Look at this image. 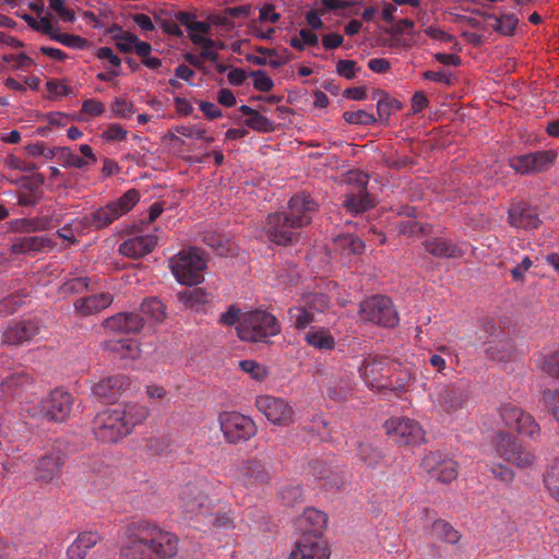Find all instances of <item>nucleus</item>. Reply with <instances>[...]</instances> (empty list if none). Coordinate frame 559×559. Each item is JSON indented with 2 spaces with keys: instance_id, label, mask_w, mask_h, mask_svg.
<instances>
[{
  "instance_id": "nucleus-1",
  "label": "nucleus",
  "mask_w": 559,
  "mask_h": 559,
  "mask_svg": "<svg viewBox=\"0 0 559 559\" xmlns=\"http://www.w3.org/2000/svg\"><path fill=\"white\" fill-rule=\"evenodd\" d=\"M178 545L174 533L141 520L128 526L119 559H168L177 555Z\"/></svg>"
},
{
  "instance_id": "nucleus-2",
  "label": "nucleus",
  "mask_w": 559,
  "mask_h": 559,
  "mask_svg": "<svg viewBox=\"0 0 559 559\" xmlns=\"http://www.w3.org/2000/svg\"><path fill=\"white\" fill-rule=\"evenodd\" d=\"M148 411L139 404L129 403L99 412L93 425L95 437L105 443H116L131 433L146 419Z\"/></svg>"
},
{
  "instance_id": "nucleus-3",
  "label": "nucleus",
  "mask_w": 559,
  "mask_h": 559,
  "mask_svg": "<svg viewBox=\"0 0 559 559\" xmlns=\"http://www.w3.org/2000/svg\"><path fill=\"white\" fill-rule=\"evenodd\" d=\"M237 335L246 342H264L266 338L280 333L276 318L263 310H253L241 314Z\"/></svg>"
},
{
  "instance_id": "nucleus-4",
  "label": "nucleus",
  "mask_w": 559,
  "mask_h": 559,
  "mask_svg": "<svg viewBox=\"0 0 559 559\" xmlns=\"http://www.w3.org/2000/svg\"><path fill=\"white\" fill-rule=\"evenodd\" d=\"M140 201V193L130 189L116 200L109 201L86 214L91 229L100 230L110 226L124 214L129 213Z\"/></svg>"
},
{
  "instance_id": "nucleus-5",
  "label": "nucleus",
  "mask_w": 559,
  "mask_h": 559,
  "mask_svg": "<svg viewBox=\"0 0 559 559\" xmlns=\"http://www.w3.org/2000/svg\"><path fill=\"white\" fill-rule=\"evenodd\" d=\"M169 263L174 276L180 284L193 286L204 278L206 262L197 248L181 250Z\"/></svg>"
},
{
  "instance_id": "nucleus-6",
  "label": "nucleus",
  "mask_w": 559,
  "mask_h": 559,
  "mask_svg": "<svg viewBox=\"0 0 559 559\" xmlns=\"http://www.w3.org/2000/svg\"><path fill=\"white\" fill-rule=\"evenodd\" d=\"M205 479H195L186 484L179 492V508L187 519L206 515L212 509V500L206 493Z\"/></svg>"
},
{
  "instance_id": "nucleus-7",
  "label": "nucleus",
  "mask_w": 559,
  "mask_h": 559,
  "mask_svg": "<svg viewBox=\"0 0 559 559\" xmlns=\"http://www.w3.org/2000/svg\"><path fill=\"white\" fill-rule=\"evenodd\" d=\"M469 390L463 383H445L436 386L432 394L433 406L439 413L449 416L457 415L467 408Z\"/></svg>"
},
{
  "instance_id": "nucleus-8",
  "label": "nucleus",
  "mask_w": 559,
  "mask_h": 559,
  "mask_svg": "<svg viewBox=\"0 0 559 559\" xmlns=\"http://www.w3.org/2000/svg\"><path fill=\"white\" fill-rule=\"evenodd\" d=\"M359 313L366 321L384 328H394L400 318L391 298L376 295L360 304Z\"/></svg>"
},
{
  "instance_id": "nucleus-9",
  "label": "nucleus",
  "mask_w": 559,
  "mask_h": 559,
  "mask_svg": "<svg viewBox=\"0 0 559 559\" xmlns=\"http://www.w3.org/2000/svg\"><path fill=\"white\" fill-rule=\"evenodd\" d=\"M221 430L229 443H238L251 439L257 433L255 423L237 412H223L218 416Z\"/></svg>"
},
{
  "instance_id": "nucleus-10",
  "label": "nucleus",
  "mask_w": 559,
  "mask_h": 559,
  "mask_svg": "<svg viewBox=\"0 0 559 559\" xmlns=\"http://www.w3.org/2000/svg\"><path fill=\"white\" fill-rule=\"evenodd\" d=\"M503 425L514 429L520 435L536 439L540 435V427L534 417L524 412L512 402L502 403L498 408Z\"/></svg>"
},
{
  "instance_id": "nucleus-11",
  "label": "nucleus",
  "mask_w": 559,
  "mask_h": 559,
  "mask_svg": "<svg viewBox=\"0 0 559 559\" xmlns=\"http://www.w3.org/2000/svg\"><path fill=\"white\" fill-rule=\"evenodd\" d=\"M299 226L296 225L286 212H275L267 215L265 221V235L267 239L278 246H287L299 237Z\"/></svg>"
},
{
  "instance_id": "nucleus-12",
  "label": "nucleus",
  "mask_w": 559,
  "mask_h": 559,
  "mask_svg": "<svg viewBox=\"0 0 559 559\" xmlns=\"http://www.w3.org/2000/svg\"><path fill=\"white\" fill-rule=\"evenodd\" d=\"M493 445L500 457L518 467H527L534 463V455L523 448L515 437L506 431H499L496 435Z\"/></svg>"
},
{
  "instance_id": "nucleus-13",
  "label": "nucleus",
  "mask_w": 559,
  "mask_h": 559,
  "mask_svg": "<svg viewBox=\"0 0 559 559\" xmlns=\"http://www.w3.org/2000/svg\"><path fill=\"white\" fill-rule=\"evenodd\" d=\"M384 428L388 436L400 445L419 444L425 439L423 427L411 418H391L385 421Z\"/></svg>"
},
{
  "instance_id": "nucleus-14",
  "label": "nucleus",
  "mask_w": 559,
  "mask_h": 559,
  "mask_svg": "<svg viewBox=\"0 0 559 559\" xmlns=\"http://www.w3.org/2000/svg\"><path fill=\"white\" fill-rule=\"evenodd\" d=\"M255 407L275 426L287 427L294 421V409L284 399L273 395H259Z\"/></svg>"
},
{
  "instance_id": "nucleus-15",
  "label": "nucleus",
  "mask_w": 559,
  "mask_h": 559,
  "mask_svg": "<svg viewBox=\"0 0 559 559\" xmlns=\"http://www.w3.org/2000/svg\"><path fill=\"white\" fill-rule=\"evenodd\" d=\"M556 158L557 153L552 150L537 151L510 158L509 166L518 174L531 175L547 170Z\"/></svg>"
},
{
  "instance_id": "nucleus-16",
  "label": "nucleus",
  "mask_w": 559,
  "mask_h": 559,
  "mask_svg": "<svg viewBox=\"0 0 559 559\" xmlns=\"http://www.w3.org/2000/svg\"><path fill=\"white\" fill-rule=\"evenodd\" d=\"M73 406L72 395L61 389H56L39 403V414L50 421L66 420Z\"/></svg>"
},
{
  "instance_id": "nucleus-17",
  "label": "nucleus",
  "mask_w": 559,
  "mask_h": 559,
  "mask_svg": "<svg viewBox=\"0 0 559 559\" xmlns=\"http://www.w3.org/2000/svg\"><path fill=\"white\" fill-rule=\"evenodd\" d=\"M64 463L66 453L61 443H57L37 460L34 466L36 479L46 484L58 479L61 476Z\"/></svg>"
},
{
  "instance_id": "nucleus-18",
  "label": "nucleus",
  "mask_w": 559,
  "mask_h": 559,
  "mask_svg": "<svg viewBox=\"0 0 559 559\" xmlns=\"http://www.w3.org/2000/svg\"><path fill=\"white\" fill-rule=\"evenodd\" d=\"M421 466L431 478L440 483L448 484L457 477V463L439 451L426 454Z\"/></svg>"
},
{
  "instance_id": "nucleus-19",
  "label": "nucleus",
  "mask_w": 559,
  "mask_h": 559,
  "mask_svg": "<svg viewBox=\"0 0 559 559\" xmlns=\"http://www.w3.org/2000/svg\"><path fill=\"white\" fill-rule=\"evenodd\" d=\"M270 480L271 475L262 460L247 459L237 467L236 481L245 488H257L269 484Z\"/></svg>"
},
{
  "instance_id": "nucleus-20",
  "label": "nucleus",
  "mask_w": 559,
  "mask_h": 559,
  "mask_svg": "<svg viewBox=\"0 0 559 559\" xmlns=\"http://www.w3.org/2000/svg\"><path fill=\"white\" fill-rule=\"evenodd\" d=\"M348 182L357 185V193H347L343 202L344 207L355 214L362 213L373 206V202L367 192L368 176L360 171H353L347 175Z\"/></svg>"
},
{
  "instance_id": "nucleus-21",
  "label": "nucleus",
  "mask_w": 559,
  "mask_h": 559,
  "mask_svg": "<svg viewBox=\"0 0 559 559\" xmlns=\"http://www.w3.org/2000/svg\"><path fill=\"white\" fill-rule=\"evenodd\" d=\"M330 550L322 536L301 534L289 559H329Z\"/></svg>"
},
{
  "instance_id": "nucleus-22",
  "label": "nucleus",
  "mask_w": 559,
  "mask_h": 559,
  "mask_svg": "<svg viewBox=\"0 0 559 559\" xmlns=\"http://www.w3.org/2000/svg\"><path fill=\"white\" fill-rule=\"evenodd\" d=\"M481 329L485 333L492 337L493 341H484V344L488 343V347L486 348V354L488 358L492 360H506L511 355V346L509 341L499 340L500 335L503 333L502 330L493 322L491 319H485L481 322Z\"/></svg>"
},
{
  "instance_id": "nucleus-23",
  "label": "nucleus",
  "mask_w": 559,
  "mask_h": 559,
  "mask_svg": "<svg viewBox=\"0 0 559 559\" xmlns=\"http://www.w3.org/2000/svg\"><path fill=\"white\" fill-rule=\"evenodd\" d=\"M389 364V359L384 356L369 355L359 367L360 377L370 389H380L384 386L382 380Z\"/></svg>"
},
{
  "instance_id": "nucleus-24",
  "label": "nucleus",
  "mask_w": 559,
  "mask_h": 559,
  "mask_svg": "<svg viewBox=\"0 0 559 559\" xmlns=\"http://www.w3.org/2000/svg\"><path fill=\"white\" fill-rule=\"evenodd\" d=\"M317 207L318 204L309 194L300 193L290 198L286 213L299 228H302L311 223Z\"/></svg>"
},
{
  "instance_id": "nucleus-25",
  "label": "nucleus",
  "mask_w": 559,
  "mask_h": 559,
  "mask_svg": "<svg viewBox=\"0 0 559 559\" xmlns=\"http://www.w3.org/2000/svg\"><path fill=\"white\" fill-rule=\"evenodd\" d=\"M145 319L138 312H119L107 318L104 329L115 333H139L144 326Z\"/></svg>"
},
{
  "instance_id": "nucleus-26",
  "label": "nucleus",
  "mask_w": 559,
  "mask_h": 559,
  "mask_svg": "<svg viewBox=\"0 0 559 559\" xmlns=\"http://www.w3.org/2000/svg\"><path fill=\"white\" fill-rule=\"evenodd\" d=\"M79 151L81 153V156L74 153L70 147H58L57 159L63 167H71L78 169H85L90 165L96 163L97 158L91 145L81 144L79 146Z\"/></svg>"
},
{
  "instance_id": "nucleus-27",
  "label": "nucleus",
  "mask_w": 559,
  "mask_h": 559,
  "mask_svg": "<svg viewBox=\"0 0 559 559\" xmlns=\"http://www.w3.org/2000/svg\"><path fill=\"white\" fill-rule=\"evenodd\" d=\"M508 221L512 227L523 229H535L542 223L537 210L526 202L512 204L508 212Z\"/></svg>"
},
{
  "instance_id": "nucleus-28",
  "label": "nucleus",
  "mask_w": 559,
  "mask_h": 559,
  "mask_svg": "<svg viewBox=\"0 0 559 559\" xmlns=\"http://www.w3.org/2000/svg\"><path fill=\"white\" fill-rule=\"evenodd\" d=\"M44 182L45 178L40 174L23 178L20 181V190L16 193L17 204L35 206L43 198Z\"/></svg>"
},
{
  "instance_id": "nucleus-29",
  "label": "nucleus",
  "mask_w": 559,
  "mask_h": 559,
  "mask_svg": "<svg viewBox=\"0 0 559 559\" xmlns=\"http://www.w3.org/2000/svg\"><path fill=\"white\" fill-rule=\"evenodd\" d=\"M56 242L48 236H27L16 238L11 245L13 254L35 255L44 251H50Z\"/></svg>"
},
{
  "instance_id": "nucleus-30",
  "label": "nucleus",
  "mask_w": 559,
  "mask_h": 559,
  "mask_svg": "<svg viewBox=\"0 0 559 559\" xmlns=\"http://www.w3.org/2000/svg\"><path fill=\"white\" fill-rule=\"evenodd\" d=\"M313 477L322 480L326 489H340L345 483V472L340 466H331L320 461H314L310 465Z\"/></svg>"
},
{
  "instance_id": "nucleus-31",
  "label": "nucleus",
  "mask_w": 559,
  "mask_h": 559,
  "mask_svg": "<svg viewBox=\"0 0 559 559\" xmlns=\"http://www.w3.org/2000/svg\"><path fill=\"white\" fill-rule=\"evenodd\" d=\"M130 386V380L124 376L105 378L93 386V394L102 402L108 403Z\"/></svg>"
},
{
  "instance_id": "nucleus-32",
  "label": "nucleus",
  "mask_w": 559,
  "mask_h": 559,
  "mask_svg": "<svg viewBox=\"0 0 559 559\" xmlns=\"http://www.w3.org/2000/svg\"><path fill=\"white\" fill-rule=\"evenodd\" d=\"M156 243L157 237L154 235L135 236L120 243L119 252L128 258L139 259L152 252Z\"/></svg>"
},
{
  "instance_id": "nucleus-33",
  "label": "nucleus",
  "mask_w": 559,
  "mask_h": 559,
  "mask_svg": "<svg viewBox=\"0 0 559 559\" xmlns=\"http://www.w3.org/2000/svg\"><path fill=\"white\" fill-rule=\"evenodd\" d=\"M114 301V296L109 293H100L81 297L74 301L75 311L83 316L88 317L96 314L108 308Z\"/></svg>"
},
{
  "instance_id": "nucleus-34",
  "label": "nucleus",
  "mask_w": 559,
  "mask_h": 559,
  "mask_svg": "<svg viewBox=\"0 0 559 559\" xmlns=\"http://www.w3.org/2000/svg\"><path fill=\"white\" fill-rule=\"evenodd\" d=\"M38 333V326L33 321H22L8 326L3 332V343L21 345Z\"/></svg>"
},
{
  "instance_id": "nucleus-35",
  "label": "nucleus",
  "mask_w": 559,
  "mask_h": 559,
  "mask_svg": "<svg viewBox=\"0 0 559 559\" xmlns=\"http://www.w3.org/2000/svg\"><path fill=\"white\" fill-rule=\"evenodd\" d=\"M326 522L328 516L324 512L314 508H308L297 520V525L302 534H317L322 536Z\"/></svg>"
},
{
  "instance_id": "nucleus-36",
  "label": "nucleus",
  "mask_w": 559,
  "mask_h": 559,
  "mask_svg": "<svg viewBox=\"0 0 559 559\" xmlns=\"http://www.w3.org/2000/svg\"><path fill=\"white\" fill-rule=\"evenodd\" d=\"M353 376L346 372L331 374L325 380L326 394L332 400L345 399L353 388Z\"/></svg>"
},
{
  "instance_id": "nucleus-37",
  "label": "nucleus",
  "mask_w": 559,
  "mask_h": 559,
  "mask_svg": "<svg viewBox=\"0 0 559 559\" xmlns=\"http://www.w3.org/2000/svg\"><path fill=\"white\" fill-rule=\"evenodd\" d=\"M425 250L437 258H460L463 251L452 241L442 238L433 237L424 242Z\"/></svg>"
},
{
  "instance_id": "nucleus-38",
  "label": "nucleus",
  "mask_w": 559,
  "mask_h": 559,
  "mask_svg": "<svg viewBox=\"0 0 559 559\" xmlns=\"http://www.w3.org/2000/svg\"><path fill=\"white\" fill-rule=\"evenodd\" d=\"M88 224L86 215L76 217L59 228L56 231V235L68 241L70 245H76L79 242L78 236H83L91 231Z\"/></svg>"
},
{
  "instance_id": "nucleus-39",
  "label": "nucleus",
  "mask_w": 559,
  "mask_h": 559,
  "mask_svg": "<svg viewBox=\"0 0 559 559\" xmlns=\"http://www.w3.org/2000/svg\"><path fill=\"white\" fill-rule=\"evenodd\" d=\"M99 539L100 536L97 532H83L79 534L75 540L68 547V558L84 559L87 551L93 548Z\"/></svg>"
},
{
  "instance_id": "nucleus-40",
  "label": "nucleus",
  "mask_w": 559,
  "mask_h": 559,
  "mask_svg": "<svg viewBox=\"0 0 559 559\" xmlns=\"http://www.w3.org/2000/svg\"><path fill=\"white\" fill-rule=\"evenodd\" d=\"M239 111L242 115L248 116V118L245 120V124L250 129L258 132H270L274 129V123L269 118L261 115L250 106L241 105L239 107Z\"/></svg>"
},
{
  "instance_id": "nucleus-41",
  "label": "nucleus",
  "mask_w": 559,
  "mask_h": 559,
  "mask_svg": "<svg viewBox=\"0 0 559 559\" xmlns=\"http://www.w3.org/2000/svg\"><path fill=\"white\" fill-rule=\"evenodd\" d=\"M306 342L317 349L331 350L335 346V341L332 334L323 329L310 330L306 336Z\"/></svg>"
},
{
  "instance_id": "nucleus-42",
  "label": "nucleus",
  "mask_w": 559,
  "mask_h": 559,
  "mask_svg": "<svg viewBox=\"0 0 559 559\" xmlns=\"http://www.w3.org/2000/svg\"><path fill=\"white\" fill-rule=\"evenodd\" d=\"M140 311L147 319H151L153 322H163L166 318V308L164 304L157 298H148L145 299L140 308Z\"/></svg>"
},
{
  "instance_id": "nucleus-43",
  "label": "nucleus",
  "mask_w": 559,
  "mask_h": 559,
  "mask_svg": "<svg viewBox=\"0 0 559 559\" xmlns=\"http://www.w3.org/2000/svg\"><path fill=\"white\" fill-rule=\"evenodd\" d=\"M289 321L297 330H305L314 321V313L306 306L292 307L288 310Z\"/></svg>"
},
{
  "instance_id": "nucleus-44",
  "label": "nucleus",
  "mask_w": 559,
  "mask_h": 559,
  "mask_svg": "<svg viewBox=\"0 0 559 559\" xmlns=\"http://www.w3.org/2000/svg\"><path fill=\"white\" fill-rule=\"evenodd\" d=\"M335 246L343 254H359L365 249L364 241L352 234L341 235L335 238Z\"/></svg>"
},
{
  "instance_id": "nucleus-45",
  "label": "nucleus",
  "mask_w": 559,
  "mask_h": 559,
  "mask_svg": "<svg viewBox=\"0 0 559 559\" xmlns=\"http://www.w3.org/2000/svg\"><path fill=\"white\" fill-rule=\"evenodd\" d=\"M192 43L202 47L200 52L201 58L212 62H216L218 60V53L215 51V48H222V44L206 36H193Z\"/></svg>"
},
{
  "instance_id": "nucleus-46",
  "label": "nucleus",
  "mask_w": 559,
  "mask_h": 559,
  "mask_svg": "<svg viewBox=\"0 0 559 559\" xmlns=\"http://www.w3.org/2000/svg\"><path fill=\"white\" fill-rule=\"evenodd\" d=\"M432 534L439 539L450 544H456L461 538L460 533L450 523L443 520H436L433 522Z\"/></svg>"
},
{
  "instance_id": "nucleus-47",
  "label": "nucleus",
  "mask_w": 559,
  "mask_h": 559,
  "mask_svg": "<svg viewBox=\"0 0 559 559\" xmlns=\"http://www.w3.org/2000/svg\"><path fill=\"white\" fill-rule=\"evenodd\" d=\"M488 19L493 20L492 28L503 36H512L519 24V20L513 14H503L501 16L488 15Z\"/></svg>"
},
{
  "instance_id": "nucleus-48",
  "label": "nucleus",
  "mask_w": 559,
  "mask_h": 559,
  "mask_svg": "<svg viewBox=\"0 0 559 559\" xmlns=\"http://www.w3.org/2000/svg\"><path fill=\"white\" fill-rule=\"evenodd\" d=\"M357 455L367 467H376L383 457L381 451L369 443H360Z\"/></svg>"
},
{
  "instance_id": "nucleus-49",
  "label": "nucleus",
  "mask_w": 559,
  "mask_h": 559,
  "mask_svg": "<svg viewBox=\"0 0 559 559\" xmlns=\"http://www.w3.org/2000/svg\"><path fill=\"white\" fill-rule=\"evenodd\" d=\"M118 29V34L114 35V40L116 41V47L120 52L129 53L133 51V45L138 41V36L126 32L122 27H116Z\"/></svg>"
},
{
  "instance_id": "nucleus-50",
  "label": "nucleus",
  "mask_w": 559,
  "mask_h": 559,
  "mask_svg": "<svg viewBox=\"0 0 559 559\" xmlns=\"http://www.w3.org/2000/svg\"><path fill=\"white\" fill-rule=\"evenodd\" d=\"M544 483L550 495L559 501V459L547 471Z\"/></svg>"
},
{
  "instance_id": "nucleus-51",
  "label": "nucleus",
  "mask_w": 559,
  "mask_h": 559,
  "mask_svg": "<svg viewBox=\"0 0 559 559\" xmlns=\"http://www.w3.org/2000/svg\"><path fill=\"white\" fill-rule=\"evenodd\" d=\"M343 119L347 123L361 126L374 124L378 121L374 115L362 109L356 111H344Z\"/></svg>"
},
{
  "instance_id": "nucleus-52",
  "label": "nucleus",
  "mask_w": 559,
  "mask_h": 559,
  "mask_svg": "<svg viewBox=\"0 0 559 559\" xmlns=\"http://www.w3.org/2000/svg\"><path fill=\"white\" fill-rule=\"evenodd\" d=\"M280 499L285 506H294L304 500V491L300 486H286L280 490Z\"/></svg>"
},
{
  "instance_id": "nucleus-53",
  "label": "nucleus",
  "mask_w": 559,
  "mask_h": 559,
  "mask_svg": "<svg viewBox=\"0 0 559 559\" xmlns=\"http://www.w3.org/2000/svg\"><path fill=\"white\" fill-rule=\"evenodd\" d=\"M239 367L243 372L248 373L252 379L257 381H263L267 376L265 367L255 360H241L239 361Z\"/></svg>"
},
{
  "instance_id": "nucleus-54",
  "label": "nucleus",
  "mask_w": 559,
  "mask_h": 559,
  "mask_svg": "<svg viewBox=\"0 0 559 559\" xmlns=\"http://www.w3.org/2000/svg\"><path fill=\"white\" fill-rule=\"evenodd\" d=\"M112 115L118 118L127 119L134 114V106L131 102L122 97H116L110 104Z\"/></svg>"
},
{
  "instance_id": "nucleus-55",
  "label": "nucleus",
  "mask_w": 559,
  "mask_h": 559,
  "mask_svg": "<svg viewBox=\"0 0 559 559\" xmlns=\"http://www.w3.org/2000/svg\"><path fill=\"white\" fill-rule=\"evenodd\" d=\"M359 70L360 68L357 67V62L354 60L341 59L336 63V73L346 80L356 78Z\"/></svg>"
},
{
  "instance_id": "nucleus-56",
  "label": "nucleus",
  "mask_w": 559,
  "mask_h": 559,
  "mask_svg": "<svg viewBox=\"0 0 559 559\" xmlns=\"http://www.w3.org/2000/svg\"><path fill=\"white\" fill-rule=\"evenodd\" d=\"M179 300L189 307L205 301V293L201 288L186 289L178 294Z\"/></svg>"
},
{
  "instance_id": "nucleus-57",
  "label": "nucleus",
  "mask_w": 559,
  "mask_h": 559,
  "mask_svg": "<svg viewBox=\"0 0 559 559\" xmlns=\"http://www.w3.org/2000/svg\"><path fill=\"white\" fill-rule=\"evenodd\" d=\"M176 131L186 138L202 139L206 143H212L214 141L212 136H205V130L197 124L180 126L177 127Z\"/></svg>"
},
{
  "instance_id": "nucleus-58",
  "label": "nucleus",
  "mask_w": 559,
  "mask_h": 559,
  "mask_svg": "<svg viewBox=\"0 0 559 559\" xmlns=\"http://www.w3.org/2000/svg\"><path fill=\"white\" fill-rule=\"evenodd\" d=\"M250 75L253 79V87L260 92H269L273 88V80L266 74L265 71L257 70L252 71Z\"/></svg>"
},
{
  "instance_id": "nucleus-59",
  "label": "nucleus",
  "mask_w": 559,
  "mask_h": 559,
  "mask_svg": "<svg viewBox=\"0 0 559 559\" xmlns=\"http://www.w3.org/2000/svg\"><path fill=\"white\" fill-rule=\"evenodd\" d=\"M91 280L88 277H74L62 285V290L70 294H80L88 289Z\"/></svg>"
},
{
  "instance_id": "nucleus-60",
  "label": "nucleus",
  "mask_w": 559,
  "mask_h": 559,
  "mask_svg": "<svg viewBox=\"0 0 559 559\" xmlns=\"http://www.w3.org/2000/svg\"><path fill=\"white\" fill-rule=\"evenodd\" d=\"M52 39L70 48L82 49L86 40L78 35L56 33Z\"/></svg>"
},
{
  "instance_id": "nucleus-61",
  "label": "nucleus",
  "mask_w": 559,
  "mask_h": 559,
  "mask_svg": "<svg viewBox=\"0 0 559 559\" xmlns=\"http://www.w3.org/2000/svg\"><path fill=\"white\" fill-rule=\"evenodd\" d=\"M29 381V376L24 373L23 371L14 372L2 381V388L3 390H13L17 386H22L28 383Z\"/></svg>"
},
{
  "instance_id": "nucleus-62",
  "label": "nucleus",
  "mask_w": 559,
  "mask_h": 559,
  "mask_svg": "<svg viewBox=\"0 0 559 559\" xmlns=\"http://www.w3.org/2000/svg\"><path fill=\"white\" fill-rule=\"evenodd\" d=\"M305 306L313 313L322 312L329 307V298L324 294H314L306 301Z\"/></svg>"
},
{
  "instance_id": "nucleus-63",
  "label": "nucleus",
  "mask_w": 559,
  "mask_h": 559,
  "mask_svg": "<svg viewBox=\"0 0 559 559\" xmlns=\"http://www.w3.org/2000/svg\"><path fill=\"white\" fill-rule=\"evenodd\" d=\"M542 368L547 374L559 378V350L546 356Z\"/></svg>"
},
{
  "instance_id": "nucleus-64",
  "label": "nucleus",
  "mask_w": 559,
  "mask_h": 559,
  "mask_svg": "<svg viewBox=\"0 0 559 559\" xmlns=\"http://www.w3.org/2000/svg\"><path fill=\"white\" fill-rule=\"evenodd\" d=\"M81 111L88 116L99 117L105 112V105L97 99L88 98L83 102Z\"/></svg>"
}]
</instances>
